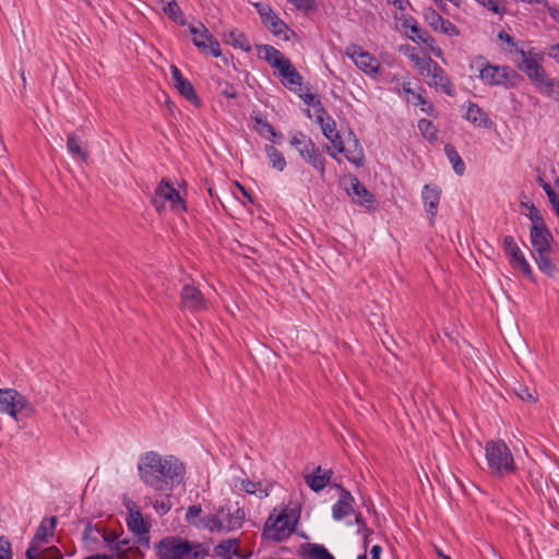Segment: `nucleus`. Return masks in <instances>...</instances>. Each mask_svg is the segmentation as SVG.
Segmentation results:
<instances>
[{"instance_id":"56","label":"nucleus","mask_w":559,"mask_h":559,"mask_svg":"<svg viewBox=\"0 0 559 559\" xmlns=\"http://www.w3.org/2000/svg\"><path fill=\"white\" fill-rule=\"evenodd\" d=\"M476 1L481 3L484 7H486L488 10L492 11L493 13H500V9H499L500 0H476Z\"/></svg>"},{"instance_id":"42","label":"nucleus","mask_w":559,"mask_h":559,"mask_svg":"<svg viewBox=\"0 0 559 559\" xmlns=\"http://www.w3.org/2000/svg\"><path fill=\"white\" fill-rule=\"evenodd\" d=\"M202 508L200 504L190 506L185 515L186 522L197 527V524H200L203 516H201Z\"/></svg>"},{"instance_id":"11","label":"nucleus","mask_w":559,"mask_h":559,"mask_svg":"<svg viewBox=\"0 0 559 559\" xmlns=\"http://www.w3.org/2000/svg\"><path fill=\"white\" fill-rule=\"evenodd\" d=\"M32 409L27 399L14 389H0V413L14 419L23 412Z\"/></svg>"},{"instance_id":"15","label":"nucleus","mask_w":559,"mask_h":559,"mask_svg":"<svg viewBox=\"0 0 559 559\" xmlns=\"http://www.w3.org/2000/svg\"><path fill=\"white\" fill-rule=\"evenodd\" d=\"M345 55L350 58L356 67L368 75L378 73L380 63L377 58L367 51H362L361 48L352 44L346 48Z\"/></svg>"},{"instance_id":"45","label":"nucleus","mask_w":559,"mask_h":559,"mask_svg":"<svg viewBox=\"0 0 559 559\" xmlns=\"http://www.w3.org/2000/svg\"><path fill=\"white\" fill-rule=\"evenodd\" d=\"M309 547V557L311 559H335L323 545L312 544Z\"/></svg>"},{"instance_id":"44","label":"nucleus","mask_w":559,"mask_h":559,"mask_svg":"<svg viewBox=\"0 0 559 559\" xmlns=\"http://www.w3.org/2000/svg\"><path fill=\"white\" fill-rule=\"evenodd\" d=\"M67 147L72 154H76L81 159L85 160L87 154L79 145V140L75 134H69L67 140Z\"/></svg>"},{"instance_id":"22","label":"nucleus","mask_w":559,"mask_h":559,"mask_svg":"<svg viewBox=\"0 0 559 559\" xmlns=\"http://www.w3.org/2000/svg\"><path fill=\"white\" fill-rule=\"evenodd\" d=\"M427 23L435 29L449 36H457L459 28L449 20H444L437 11L428 9L425 13Z\"/></svg>"},{"instance_id":"48","label":"nucleus","mask_w":559,"mask_h":559,"mask_svg":"<svg viewBox=\"0 0 559 559\" xmlns=\"http://www.w3.org/2000/svg\"><path fill=\"white\" fill-rule=\"evenodd\" d=\"M418 129L423 133V135L429 140H432L436 138V127L433 123L428 119H420L418 121Z\"/></svg>"},{"instance_id":"8","label":"nucleus","mask_w":559,"mask_h":559,"mask_svg":"<svg viewBox=\"0 0 559 559\" xmlns=\"http://www.w3.org/2000/svg\"><path fill=\"white\" fill-rule=\"evenodd\" d=\"M263 25L276 37L283 40H289V34H295L288 25L278 16L274 10L265 3H253Z\"/></svg>"},{"instance_id":"37","label":"nucleus","mask_w":559,"mask_h":559,"mask_svg":"<svg viewBox=\"0 0 559 559\" xmlns=\"http://www.w3.org/2000/svg\"><path fill=\"white\" fill-rule=\"evenodd\" d=\"M265 153L272 166L278 171H283L286 167V159L283 154L273 145H265Z\"/></svg>"},{"instance_id":"55","label":"nucleus","mask_w":559,"mask_h":559,"mask_svg":"<svg viewBox=\"0 0 559 559\" xmlns=\"http://www.w3.org/2000/svg\"><path fill=\"white\" fill-rule=\"evenodd\" d=\"M100 535L106 544V546L109 548L110 551H114L115 544L117 543L118 534L115 532H107V531H100Z\"/></svg>"},{"instance_id":"24","label":"nucleus","mask_w":559,"mask_h":559,"mask_svg":"<svg viewBox=\"0 0 559 559\" xmlns=\"http://www.w3.org/2000/svg\"><path fill=\"white\" fill-rule=\"evenodd\" d=\"M332 476V469H323L321 466H317L311 474L305 476V483L311 490L319 492L330 484Z\"/></svg>"},{"instance_id":"38","label":"nucleus","mask_w":559,"mask_h":559,"mask_svg":"<svg viewBox=\"0 0 559 559\" xmlns=\"http://www.w3.org/2000/svg\"><path fill=\"white\" fill-rule=\"evenodd\" d=\"M537 257L535 258L536 263L539 267V270L546 275V276H554L556 266L552 263V261L549 258V251H544L543 253L536 252Z\"/></svg>"},{"instance_id":"28","label":"nucleus","mask_w":559,"mask_h":559,"mask_svg":"<svg viewBox=\"0 0 559 559\" xmlns=\"http://www.w3.org/2000/svg\"><path fill=\"white\" fill-rule=\"evenodd\" d=\"M259 55L273 68L277 70L281 69L287 61L286 58L278 49L271 45H260L258 46Z\"/></svg>"},{"instance_id":"50","label":"nucleus","mask_w":559,"mask_h":559,"mask_svg":"<svg viewBox=\"0 0 559 559\" xmlns=\"http://www.w3.org/2000/svg\"><path fill=\"white\" fill-rule=\"evenodd\" d=\"M12 557L13 552L10 540L4 536H0V559H12Z\"/></svg>"},{"instance_id":"35","label":"nucleus","mask_w":559,"mask_h":559,"mask_svg":"<svg viewBox=\"0 0 559 559\" xmlns=\"http://www.w3.org/2000/svg\"><path fill=\"white\" fill-rule=\"evenodd\" d=\"M444 153L450 163L452 164L453 170L457 175L462 176L465 173V164L461 158L460 154L457 153V151L455 150V147L451 144H447L444 146Z\"/></svg>"},{"instance_id":"58","label":"nucleus","mask_w":559,"mask_h":559,"mask_svg":"<svg viewBox=\"0 0 559 559\" xmlns=\"http://www.w3.org/2000/svg\"><path fill=\"white\" fill-rule=\"evenodd\" d=\"M292 2L297 9L308 10L312 5V0H288Z\"/></svg>"},{"instance_id":"63","label":"nucleus","mask_w":559,"mask_h":559,"mask_svg":"<svg viewBox=\"0 0 559 559\" xmlns=\"http://www.w3.org/2000/svg\"><path fill=\"white\" fill-rule=\"evenodd\" d=\"M548 200L552 205L554 210L556 211L557 215H559V200L557 198L556 192H551V194L548 193Z\"/></svg>"},{"instance_id":"33","label":"nucleus","mask_w":559,"mask_h":559,"mask_svg":"<svg viewBox=\"0 0 559 559\" xmlns=\"http://www.w3.org/2000/svg\"><path fill=\"white\" fill-rule=\"evenodd\" d=\"M197 528L207 530L210 532H225L223 518L219 515L218 508L213 514L203 516L200 524H197Z\"/></svg>"},{"instance_id":"19","label":"nucleus","mask_w":559,"mask_h":559,"mask_svg":"<svg viewBox=\"0 0 559 559\" xmlns=\"http://www.w3.org/2000/svg\"><path fill=\"white\" fill-rule=\"evenodd\" d=\"M221 518H223V526L225 532H231L240 528L246 520L245 510L240 507L225 504L218 507Z\"/></svg>"},{"instance_id":"7","label":"nucleus","mask_w":559,"mask_h":559,"mask_svg":"<svg viewBox=\"0 0 559 559\" xmlns=\"http://www.w3.org/2000/svg\"><path fill=\"white\" fill-rule=\"evenodd\" d=\"M297 520L285 511L275 518L270 515L263 526V537L273 542H282L290 536Z\"/></svg>"},{"instance_id":"25","label":"nucleus","mask_w":559,"mask_h":559,"mask_svg":"<svg viewBox=\"0 0 559 559\" xmlns=\"http://www.w3.org/2000/svg\"><path fill=\"white\" fill-rule=\"evenodd\" d=\"M278 75L282 78V83L285 87L289 88L293 92H300L302 85V76L300 73L294 68L290 60L287 61L281 69L278 70Z\"/></svg>"},{"instance_id":"64","label":"nucleus","mask_w":559,"mask_h":559,"mask_svg":"<svg viewBox=\"0 0 559 559\" xmlns=\"http://www.w3.org/2000/svg\"><path fill=\"white\" fill-rule=\"evenodd\" d=\"M382 554V547L380 545H374L370 549L371 559H380Z\"/></svg>"},{"instance_id":"46","label":"nucleus","mask_w":559,"mask_h":559,"mask_svg":"<svg viewBox=\"0 0 559 559\" xmlns=\"http://www.w3.org/2000/svg\"><path fill=\"white\" fill-rule=\"evenodd\" d=\"M514 393L522 401L530 402V403H533L536 401V396H535L536 391L531 390L530 388H527L523 384H519L516 388H514Z\"/></svg>"},{"instance_id":"16","label":"nucleus","mask_w":559,"mask_h":559,"mask_svg":"<svg viewBox=\"0 0 559 559\" xmlns=\"http://www.w3.org/2000/svg\"><path fill=\"white\" fill-rule=\"evenodd\" d=\"M503 249L512 266L519 269L524 276H530L532 273L531 266L512 236H504Z\"/></svg>"},{"instance_id":"36","label":"nucleus","mask_w":559,"mask_h":559,"mask_svg":"<svg viewBox=\"0 0 559 559\" xmlns=\"http://www.w3.org/2000/svg\"><path fill=\"white\" fill-rule=\"evenodd\" d=\"M536 88L539 93L557 100V97H559V79H552L548 75Z\"/></svg>"},{"instance_id":"27","label":"nucleus","mask_w":559,"mask_h":559,"mask_svg":"<svg viewBox=\"0 0 559 559\" xmlns=\"http://www.w3.org/2000/svg\"><path fill=\"white\" fill-rule=\"evenodd\" d=\"M441 198V189L435 185H425L423 189V201L427 213L432 219L437 214V209Z\"/></svg>"},{"instance_id":"62","label":"nucleus","mask_w":559,"mask_h":559,"mask_svg":"<svg viewBox=\"0 0 559 559\" xmlns=\"http://www.w3.org/2000/svg\"><path fill=\"white\" fill-rule=\"evenodd\" d=\"M355 522L356 524L358 525V531H366L368 533H371L368 528H367V524H366V521L362 519V515L361 513H357L355 515Z\"/></svg>"},{"instance_id":"26","label":"nucleus","mask_w":559,"mask_h":559,"mask_svg":"<svg viewBox=\"0 0 559 559\" xmlns=\"http://www.w3.org/2000/svg\"><path fill=\"white\" fill-rule=\"evenodd\" d=\"M344 153L345 158L355 165L356 167H361L365 164V154L364 150L353 132H349V139L347 146L344 145V150L341 152Z\"/></svg>"},{"instance_id":"51","label":"nucleus","mask_w":559,"mask_h":559,"mask_svg":"<svg viewBox=\"0 0 559 559\" xmlns=\"http://www.w3.org/2000/svg\"><path fill=\"white\" fill-rule=\"evenodd\" d=\"M171 506L173 504H171L169 497H166L160 500H155V502L153 503L154 509L160 515L168 513L171 509Z\"/></svg>"},{"instance_id":"41","label":"nucleus","mask_w":559,"mask_h":559,"mask_svg":"<svg viewBox=\"0 0 559 559\" xmlns=\"http://www.w3.org/2000/svg\"><path fill=\"white\" fill-rule=\"evenodd\" d=\"M254 123H255L257 131L262 136L270 138L271 140L276 138L277 133H276L275 129L273 128V126L271 123H269L262 117H255L254 118Z\"/></svg>"},{"instance_id":"52","label":"nucleus","mask_w":559,"mask_h":559,"mask_svg":"<svg viewBox=\"0 0 559 559\" xmlns=\"http://www.w3.org/2000/svg\"><path fill=\"white\" fill-rule=\"evenodd\" d=\"M406 100L415 107H421V110L427 111V109L424 107L427 104V100L421 94L412 91V93L407 95Z\"/></svg>"},{"instance_id":"18","label":"nucleus","mask_w":559,"mask_h":559,"mask_svg":"<svg viewBox=\"0 0 559 559\" xmlns=\"http://www.w3.org/2000/svg\"><path fill=\"white\" fill-rule=\"evenodd\" d=\"M181 304L190 311H202L207 309V300L204 294L194 285L187 284L181 290Z\"/></svg>"},{"instance_id":"61","label":"nucleus","mask_w":559,"mask_h":559,"mask_svg":"<svg viewBox=\"0 0 559 559\" xmlns=\"http://www.w3.org/2000/svg\"><path fill=\"white\" fill-rule=\"evenodd\" d=\"M394 90H395L399 94L405 93V94H407V95H408L409 93H412V91H413V90L411 88V83H409V82H407V83L403 82V83L401 84V86H400V83H396V85H395Z\"/></svg>"},{"instance_id":"13","label":"nucleus","mask_w":559,"mask_h":559,"mask_svg":"<svg viewBox=\"0 0 559 559\" xmlns=\"http://www.w3.org/2000/svg\"><path fill=\"white\" fill-rule=\"evenodd\" d=\"M314 110L317 123L320 126L323 135L331 142L336 152H342L344 150V141L336 130L335 120L326 112L321 102L314 105Z\"/></svg>"},{"instance_id":"4","label":"nucleus","mask_w":559,"mask_h":559,"mask_svg":"<svg viewBox=\"0 0 559 559\" xmlns=\"http://www.w3.org/2000/svg\"><path fill=\"white\" fill-rule=\"evenodd\" d=\"M476 62L479 66V78L487 85L512 88L520 80V74L509 66L492 64L481 56Z\"/></svg>"},{"instance_id":"32","label":"nucleus","mask_w":559,"mask_h":559,"mask_svg":"<svg viewBox=\"0 0 559 559\" xmlns=\"http://www.w3.org/2000/svg\"><path fill=\"white\" fill-rule=\"evenodd\" d=\"M348 193L359 204H367L373 201V195L357 178H354L352 180L350 190L348 191Z\"/></svg>"},{"instance_id":"1","label":"nucleus","mask_w":559,"mask_h":559,"mask_svg":"<svg viewBox=\"0 0 559 559\" xmlns=\"http://www.w3.org/2000/svg\"><path fill=\"white\" fill-rule=\"evenodd\" d=\"M140 479L156 491H170L185 478L186 466L174 455H160L155 451L143 453L138 463Z\"/></svg>"},{"instance_id":"20","label":"nucleus","mask_w":559,"mask_h":559,"mask_svg":"<svg viewBox=\"0 0 559 559\" xmlns=\"http://www.w3.org/2000/svg\"><path fill=\"white\" fill-rule=\"evenodd\" d=\"M465 107L466 112L464 118L472 124L484 129H491L493 127V122L489 115L476 103L467 102Z\"/></svg>"},{"instance_id":"30","label":"nucleus","mask_w":559,"mask_h":559,"mask_svg":"<svg viewBox=\"0 0 559 559\" xmlns=\"http://www.w3.org/2000/svg\"><path fill=\"white\" fill-rule=\"evenodd\" d=\"M236 487L259 498H265L270 495V487L264 488L261 481H252L249 478L237 479Z\"/></svg>"},{"instance_id":"3","label":"nucleus","mask_w":559,"mask_h":559,"mask_svg":"<svg viewBox=\"0 0 559 559\" xmlns=\"http://www.w3.org/2000/svg\"><path fill=\"white\" fill-rule=\"evenodd\" d=\"M485 456L488 468L495 476L504 477L516 471L513 454L503 440L487 441Z\"/></svg>"},{"instance_id":"59","label":"nucleus","mask_w":559,"mask_h":559,"mask_svg":"<svg viewBox=\"0 0 559 559\" xmlns=\"http://www.w3.org/2000/svg\"><path fill=\"white\" fill-rule=\"evenodd\" d=\"M547 56L552 58L559 64V44L551 45L548 49Z\"/></svg>"},{"instance_id":"57","label":"nucleus","mask_w":559,"mask_h":559,"mask_svg":"<svg viewBox=\"0 0 559 559\" xmlns=\"http://www.w3.org/2000/svg\"><path fill=\"white\" fill-rule=\"evenodd\" d=\"M136 544L144 548H150V535L148 533L136 534Z\"/></svg>"},{"instance_id":"21","label":"nucleus","mask_w":559,"mask_h":559,"mask_svg":"<svg viewBox=\"0 0 559 559\" xmlns=\"http://www.w3.org/2000/svg\"><path fill=\"white\" fill-rule=\"evenodd\" d=\"M530 237L536 252L549 251L554 237L546 225L540 227L531 226Z\"/></svg>"},{"instance_id":"9","label":"nucleus","mask_w":559,"mask_h":559,"mask_svg":"<svg viewBox=\"0 0 559 559\" xmlns=\"http://www.w3.org/2000/svg\"><path fill=\"white\" fill-rule=\"evenodd\" d=\"M56 525V516H49L41 520L25 552L26 559H32L33 555H43L45 551L43 545L48 544L51 540L55 535Z\"/></svg>"},{"instance_id":"29","label":"nucleus","mask_w":559,"mask_h":559,"mask_svg":"<svg viewBox=\"0 0 559 559\" xmlns=\"http://www.w3.org/2000/svg\"><path fill=\"white\" fill-rule=\"evenodd\" d=\"M238 545L239 540L237 538L225 539L214 547V555L219 559H233V556L242 558Z\"/></svg>"},{"instance_id":"10","label":"nucleus","mask_w":559,"mask_h":559,"mask_svg":"<svg viewBox=\"0 0 559 559\" xmlns=\"http://www.w3.org/2000/svg\"><path fill=\"white\" fill-rule=\"evenodd\" d=\"M419 70L423 75L430 78L427 82L430 86L440 90L447 95H453L452 84L445 74L444 70L431 58H426L419 64Z\"/></svg>"},{"instance_id":"14","label":"nucleus","mask_w":559,"mask_h":559,"mask_svg":"<svg viewBox=\"0 0 559 559\" xmlns=\"http://www.w3.org/2000/svg\"><path fill=\"white\" fill-rule=\"evenodd\" d=\"M189 31L193 44L201 52L212 55L215 58L222 55L219 43L202 23L189 25Z\"/></svg>"},{"instance_id":"39","label":"nucleus","mask_w":559,"mask_h":559,"mask_svg":"<svg viewBox=\"0 0 559 559\" xmlns=\"http://www.w3.org/2000/svg\"><path fill=\"white\" fill-rule=\"evenodd\" d=\"M163 12L167 14L171 21L179 23L180 25H186V19L183 17L182 11L176 0H170L167 5H164Z\"/></svg>"},{"instance_id":"31","label":"nucleus","mask_w":559,"mask_h":559,"mask_svg":"<svg viewBox=\"0 0 559 559\" xmlns=\"http://www.w3.org/2000/svg\"><path fill=\"white\" fill-rule=\"evenodd\" d=\"M224 41L228 45H231L234 48L243 50L246 52L251 50V45L247 36L236 28L230 29L224 34Z\"/></svg>"},{"instance_id":"12","label":"nucleus","mask_w":559,"mask_h":559,"mask_svg":"<svg viewBox=\"0 0 559 559\" xmlns=\"http://www.w3.org/2000/svg\"><path fill=\"white\" fill-rule=\"evenodd\" d=\"M542 60L543 55L531 49L521 58V62H516V68L527 76L535 87L548 76L546 70L540 64Z\"/></svg>"},{"instance_id":"49","label":"nucleus","mask_w":559,"mask_h":559,"mask_svg":"<svg viewBox=\"0 0 559 559\" xmlns=\"http://www.w3.org/2000/svg\"><path fill=\"white\" fill-rule=\"evenodd\" d=\"M114 554H127L132 550L130 546V540L128 538H123L121 535H118L117 543H114Z\"/></svg>"},{"instance_id":"23","label":"nucleus","mask_w":559,"mask_h":559,"mask_svg":"<svg viewBox=\"0 0 559 559\" xmlns=\"http://www.w3.org/2000/svg\"><path fill=\"white\" fill-rule=\"evenodd\" d=\"M128 509V518H127V526L128 528L136 534L150 533V523L144 521L141 512L135 508V503L132 501H128L126 503Z\"/></svg>"},{"instance_id":"60","label":"nucleus","mask_w":559,"mask_h":559,"mask_svg":"<svg viewBox=\"0 0 559 559\" xmlns=\"http://www.w3.org/2000/svg\"><path fill=\"white\" fill-rule=\"evenodd\" d=\"M170 72H171L174 85H176L179 81L185 79V76L181 74L180 70L174 64L170 67Z\"/></svg>"},{"instance_id":"40","label":"nucleus","mask_w":559,"mask_h":559,"mask_svg":"<svg viewBox=\"0 0 559 559\" xmlns=\"http://www.w3.org/2000/svg\"><path fill=\"white\" fill-rule=\"evenodd\" d=\"M498 38L507 44V47H504L503 49L508 51L510 55H516L522 58L524 55L527 53V51L518 46V43L508 33L503 31L500 32L498 34Z\"/></svg>"},{"instance_id":"43","label":"nucleus","mask_w":559,"mask_h":559,"mask_svg":"<svg viewBox=\"0 0 559 559\" xmlns=\"http://www.w3.org/2000/svg\"><path fill=\"white\" fill-rule=\"evenodd\" d=\"M522 205L528 210L527 217L531 219L532 226L540 227L546 225L543 215L533 203H522Z\"/></svg>"},{"instance_id":"5","label":"nucleus","mask_w":559,"mask_h":559,"mask_svg":"<svg viewBox=\"0 0 559 559\" xmlns=\"http://www.w3.org/2000/svg\"><path fill=\"white\" fill-rule=\"evenodd\" d=\"M151 202L159 213L166 209V202L169 203L171 211L175 213H181L187 210L186 201L167 178H163L157 185Z\"/></svg>"},{"instance_id":"2","label":"nucleus","mask_w":559,"mask_h":559,"mask_svg":"<svg viewBox=\"0 0 559 559\" xmlns=\"http://www.w3.org/2000/svg\"><path fill=\"white\" fill-rule=\"evenodd\" d=\"M154 550L157 559H205L210 555V545L181 536H166L154 545Z\"/></svg>"},{"instance_id":"17","label":"nucleus","mask_w":559,"mask_h":559,"mask_svg":"<svg viewBox=\"0 0 559 559\" xmlns=\"http://www.w3.org/2000/svg\"><path fill=\"white\" fill-rule=\"evenodd\" d=\"M334 487L340 490V497L332 506V516L335 521H341L355 513V499L350 491L345 489L342 485L335 484Z\"/></svg>"},{"instance_id":"47","label":"nucleus","mask_w":559,"mask_h":559,"mask_svg":"<svg viewBox=\"0 0 559 559\" xmlns=\"http://www.w3.org/2000/svg\"><path fill=\"white\" fill-rule=\"evenodd\" d=\"M411 31L413 33V35H411V38L416 41V43H423V44H428L429 40L432 41L430 35L424 31L423 28H420L416 23H414L412 26H411Z\"/></svg>"},{"instance_id":"54","label":"nucleus","mask_w":559,"mask_h":559,"mask_svg":"<svg viewBox=\"0 0 559 559\" xmlns=\"http://www.w3.org/2000/svg\"><path fill=\"white\" fill-rule=\"evenodd\" d=\"M97 535H100V530L96 526H93L91 523H88L83 530L84 539L96 542Z\"/></svg>"},{"instance_id":"53","label":"nucleus","mask_w":559,"mask_h":559,"mask_svg":"<svg viewBox=\"0 0 559 559\" xmlns=\"http://www.w3.org/2000/svg\"><path fill=\"white\" fill-rule=\"evenodd\" d=\"M219 93L225 96L226 98H236L237 92L233 84L229 82H219L218 83Z\"/></svg>"},{"instance_id":"34","label":"nucleus","mask_w":559,"mask_h":559,"mask_svg":"<svg viewBox=\"0 0 559 559\" xmlns=\"http://www.w3.org/2000/svg\"><path fill=\"white\" fill-rule=\"evenodd\" d=\"M174 86L186 99L191 102L193 105H200V98L198 97L195 90L189 80L185 78Z\"/></svg>"},{"instance_id":"6","label":"nucleus","mask_w":559,"mask_h":559,"mask_svg":"<svg viewBox=\"0 0 559 559\" xmlns=\"http://www.w3.org/2000/svg\"><path fill=\"white\" fill-rule=\"evenodd\" d=\"M290 145L294 146L299 155L318 170L322 177L324 176L325 158L309 136L302 132H298L290 139Z\"/></svg>"}]
</instances>
